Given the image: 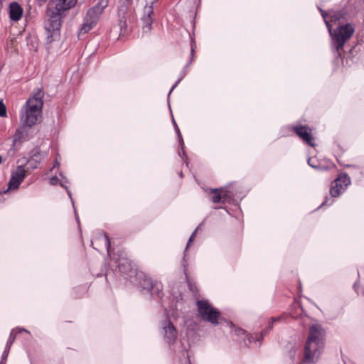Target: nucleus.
I'll return each mask as SVG.
<instances>
[{"mask_svg":"<svg viewBox=\"0 0 364 364\" xmlns=\"http://www.w3.org/2000/svg\"><path fill=\"white\" fill-rule=\"evenodd\" d=\"M77 0H52L49 2L44 23L46 31V41L51 43L60 37L63 13L75 6Z\"/></svg>","mask_w":364,"mask_h":364,"instance_id":"f257e3e1","label":"nucleus"},{"mask_svg":"<svg viewBox=\"0 0 364 364\" xmlns=\"http://www.w3.org/2000/svg\"><path fill=\"white\" fill-rule=\"evenodd\" d=\"M325 333L318 324L309 327V334L304 344L303 363L315 364L319 359L324 348Z\"/></svg>","mask_w":364,"mask_h":364,"instance_id":"f03ea898","label":"nucleus"},{"mask_svg":"<svg viewBox=\"0 0 364 364\" xmlns=\"http://www.w3.org/2000/svg\"><path fill=\"white\" fill-rule=\"evenodd\" d=\"M43 96L44 93L41 89L37 88L34 90L33 95L29 97L21 109L20 119L22 124L31 127L41 122Z\"/></svg>","mask_w":364,"mask_h":364,"instance_id":"7ed1b4c3","label":"nucleus"},{"mask_svg":"<svg viewBox=\"0 0 364 364\" xmlns=\"http://www.w3.org/2000/svg\"><path fill=\"white\" fill-rule=\"evenodd\" d=\"M326 26L331 39V49L335 53L336 57H341V50H343L345 43L352 37L355 32V26L348 23L338 26L333 31L329 21H326Z\"/></svg>","mask_w":364,"mask_h":364,"instance_id":"20e7f679","label":"nucleus"},{"mask_svg":"<svg viewBox=\"0 0 364 364\" xmlns=\"http://www.w3.org/2000/svg\"><path fill=\"white\" fill-rule=\"evenodd\" d=\"M139 286L151 293L153 296L161 299L163 295V286L161 282L153 281L144 272H139L136 274Z\"/></svg>","mask_w":364,"mask_h":364,"instance_id":"39448f33","label":"nucleus"},{"mask_svg":"<svg viewBox=\"0 0 364 364\" xmlns=\"http://www.w3.org/2000/svg\"><path fill=\"white\" fill-rule=\"evenodd\" d=\"M198 311L201 318L213 325H218L220 318V313L213 307L207 300H198L196 302Z\"/></svg>","mask_w":364,"mask_h":364,"instance_id":"423d86ee","label":"nucleus"},{"mask_svg":"<svg viewBox=\"0 0 364 364\" xmlns=\"http://www.w3.org/2000/svg\"><path fill=\"white\" fill-rule=\"evenodd\" d=\"M130 0H122L118 9L119 26L121 32H125L127 27V21L134 19V9L129 6Z\"/></svg>","mask_w":364,"mask_h":364,"instance_id":"0eeeda50","label":"nucleus"},{"mask_svg":"<svg viewBox=\"0 0 364 364\" xmlns=\"http://www.w3.org/2000/svg\"><path fill=\"white\" fill-rule=\"evenodd\" d=\"M26 176V170L23 166H18L12 171L10 180L9 181V189H17Z\"/></svg>","mask_w":364,"mask_h":364,"instance_id":"6e6552de","label":"nucleus"},{"mask_svg":"<svg viewBox=\"0 0 364 364\" xmlns=\"http://www.w3.org/2000/svg\"><path fill=\"white\" fill-rule=\"evenodd\" d=\"M163 334L165 341L169 345L173 343L177 338V330L169 320L162 322Z\"/></svg>","mask_w":364,"mask_h":364,"instance_id":"1a4fd4ad","label":"nucleus"},{"mask_svg":"<svg viewBox=\"0 0 364 364\" xmlns=\"http://www.w3.org/2000/svg\"><path fill=\"white\" fill-rule=\"evenodd\" d=\"M292 130L306 144L311 146H314L315 144L313 142L314 138L311 136V130L307 126H294Z\"/></svg>","mask_w":364,"mask_h":364,"instance_id":"9d476101","label":"nucleus"},{"mask_svg":"<svg viewBox=\"0 0 364 364\" xmlns=\"http://www.w3.org/2000/svg\"><path fill=\"white\" fill-rule=\"evenodd\" d=\"M153 4L149 6H146L144 9V15L141 18L143 22V32H149L152 28L154 7Z\"/></svg>","mask_w":364,"mask_h":364,"instance_id":"9b49d317","label":"nucleus"},{"mask_svg":"<svg viewBox=\"0 0 364 364\" xmlns=\"http://www.w3.org/2000/svg\"><path fill=\"white\" fill-rule=\"evenodd\" d=\"M46 154L41 152L39 149L34 150L33 155L27 161V169L34 170L38 168V166L43 160Z\"/></svg>","mask_w":364,"mask_h":364,"instance_id":"f8f14e48","label":"nucleus"},{"mask_svg":"<svg viewBox=\"0 0 364 364\" xmlns=\"http://www.w3.org/2000/svg\"><path fill=\"white\" fill-rule=\"evenodd\" d=\"M9 14L11 21H18L23 16V9L18 2L13 1L9 4Z\"/></svg>","mask_w":364,"mask_h":364,"instance_id":"ddd939ff","label":"nucleus"},{"mask_svg":"<svg viewBox=\"0 0 364 364\" xmlns=\"http://www.w3.org/2000/svg\"><path fill=\"white\" fill-rule=\"evenodd\" d=\"M210 193H213L211 200L214 203H218L220 202L225 203L228 197V192L223 189L213 188L211 189Z\"/></svg>","mask_w":364,"mask_h":364,"instance_id":"4468645a","label":"nucleus"},{"mask_svg":"<svg viewBox=\"0 0 364 364\" xmlns=\"http://www.w3.org/2000/svg\"><path fill=\"white\" fill-rule=\"evenodd\" d=\"M106 5L103 7H100L99 5H96L95 6L90 9L87 11V15L85 18L92 21L95 24L97 23L100 14H101V13L102 12L103 8Z\"/></svg>","mask_w":364,"mask_h":364,"instance_id":"2eb2a0df","label":"nucleus"},{"mask_svg":"<svg viewBox=\"0 0 364 364\" xmlns=\"http://www.w3.org/2000/svg\"><path fill=\"white\" fill-rule=\"evenodd\" d=\"M282 319V317L281 316H278V317H272L270 318V321L269 322V324H268V326L267 327V328H265L264 330H263L261 333H260V335L258 337H252L251 336V338H249V340L250 341H253L255 342L256 341H260L263 339V337L264 336H266L269 332V331L272 330V328H273V324L275 323V322H279Z\"/></svg>","mask_w":364,"mask_h":364,"instance_id":"dca6fc26","label":"nucleus"},{"mask_svg":"<svg viewBox=\"0 0 364 364\" xmlns=\"http://www.w3.org/2000/svg\"><path fill=\"white\" fill-rule=\"evenodd\" d=\"M196 44L195 43H191V59L190 60L186 63L185 68L183 69V70L181 72L180 77L178 79V80L175 82V84L172 86L171 90L169 91L168 95L171 93V92L177 87V85L179 84V82L182 80V79L186 75L187 68L190 65L191 63L193 58V53L195 50Z\"/></svg>","mask_w":364,"mask_h":364,"instance_id":"f3484780","label":"nucleus"},{"mask_svg":"<svg viewBox=\"0 0 364 364\" xmlns=\"http://www.w3.org/2000/svg\"><path fill=\"white\" fill-rule=\"evenodd\" d=\"M26 125L23 124V125L19 129H16L13 136V141L14 144L21 142L22 140L27 137L28 131L26 130Z\"/></svg>","mask_w":364,"mask_h":364,"instance_id":"a211bd4d","label":"nucleus"},{"mask_svg":"<svg viewBox=\"0 0 364 364\" xmlns=\"http://www.w3.org/2000/svg\"><path fill=\"white\" fill-rule=\"evenodd\" d=\"M336 184H338L340 187L346 188L350 184V178L347 173L341 174L336 179L334 180Z\"/></svg>","mask_w":364,"mask_h":364,"instance_id":"6ab92c4d","label":"nucleus"},{"mask_svg":"<svg viewBox=\"0 0 364 364\" xmlns=\"http://www.w3.org/2000/svg\"><path fill=\"white\" fill-rule=\"evenodd\" d=\"M117 267L122 274H128L132 269V264L126 259L119 260Z\"/></svg>","mask_w":364,"mask_h":364,"instance_id":"aec40b11","label":"nucleus"},{"mask_svg":"<svg viewBox=\"0 0 364 364\" xmlns=\"http://www.w3.org/2000/svg\"><path fill=\"white\" fill-rule=\"evenodd\" d=\"M346 189L343 187H340L338 184H336L333 181L331 183V186L329 191L330 195L333 198L339 196Z\"/></svg>","mask_w":364,"mask_h":364,"instance_id":"412c9836","label":"nucleus"},{"mask_svg":"<svg viewBox=\"0 0 364 364\" xmlns=\"http://www.w3.org/2000/svg\"><path fill=\"white\" fill-rule=\"evenodd\" d=\"M18 331V333H21V332H26V333H29L26 329L25 328H16V329H13L9 335V339L7 341V343L6 344V347L7 348H10L11 349V346L13 345L15 339H16V334H15V331Z\"/></svg>","mask_w":364,"mask_h":364,"instance_id":"4be33fe9","label":"nucleus"},{"mask_svg":"<svg viewBox=\"0 0 364 364\" xmlns=\"http://www.w3.org/2000/svg\"><path fill=\"white\" fill-rule=\"evenodd\" d=\"M95 25V24L94 23H92V21H88L85 18V21L80 28L79 33L85 34V33H87L89 31H90L92 28V27Z\"/></svg>","mask_w":364,"mask_h":364,"instance_id":"5701e85b","label":"nucleus"},{"mask_svg":"<svg viewBox=\"0 0 364 364\" xmlns=\"http://www.w3.org/2000/svg\"><path fill=\"white\" fill-rule=\"evenodd\" d=\"M173 124H174L175 130H176V132L177 133V135H178L179 144L181 146V149L183 150V155H185V152H184V150H183L184 142H183V137H182L181 133V132L179 130V128H178V125L176 123L174 119H173Z\"/></svg>","mask_w":364,"mask_h":364,"instance_id":"b1692460","label":"nucleus"},{"mask_svg":"<svg viewBox=\"0 0 364 364\" xmlns=\"http://www.w3.org/2000/svg\"><path fill=\"white\" fill-rule=\"evenodd\" d=\"M101 237H102V239L104 240L105 245L106 247L108 255H110L111 241H110L109 237L104 232H102Z\"/></svg>","mask_w":364,"mask_h":364,"instance_id":"393cba45","label":"nucleus"},{"mask_svg":"<svg viewBox=\"0 0 364 364\" xmlns=\"http://www.w3.org/2000/svg\"><path fill=\"white\" fill-rule=\"evenodd\" d=\"M343 17V15L340 11H335L330 16V21L336 23L337 21H339L341 18Z\"/></svg>","mask_w":364,"mask_h":364,"instance_id":"a878e982","label":"nucleus"},{"mask_svg":"<svg viewBox=\"0 0 364 364\" xmlns=\"http://www.w3.org/2000/svg\"><path fill=\"white\" fill-rule=\"evenodd\" d=\"M307 161L308 164L315 169H324L323 167L318 165V161L316 159L309 158Z\"/></svg>","mask_w":364,"mask_h":364,"instance_id":"bb28decb","label":"nucleus"},{"mask_svg":"<svg viewBox=\"0 0 364 364\" xmlns=\"http://www.w3.org/2000/svg\"><path fill=\"white\" fill-rule=\"evenodd\" d=\"M203 225V223H200L198 227L195 230V231L192 233V235H191L188 241V243H187V247H186V250L188 249V246L191 245V243L193 241L195 237H196V232L199 230V229L200 228L201 225Z\"/></svg>","mask_w":364,"mask_h":364,"instance_id":"cd10ccee","label":"nucleus"},{"mask_svg":"<svg viewBox=\"0 0 364 364\" xmlns=\"http://www.w3.org/2000/svg\"><path fill=\"white\" fill-rule=\"evenodd\" d=\"M9 351H10V348H7L6 347H5V349L2 353L1 360L0 362V364H6Z\"/></svg>","mask_w":364,"mask_h":364,"instance_id":"c85d7f7f","label":"nucleus"},{"mask_svg":"<svg viewBox=\"0 0 364 364\" xmlns=\"http://www.w3.org/2000/svg\"><path fill=\"white\" fill-rule=\"evenodd\" d=\"M6 116V108L2 101L0 100V117Z\"/></svg>","mask_w":364,"mask_h":364,"instance_id":"c756f323","label":"nucleus"},{"mask_svg":"<svg viewBox=\"0 0 364 364\" xmlns=\"http://www.w3.org/2000/svg\"><path fill=\"white\" fill-rule=\"evenodd\" d=\"M230 324V327H233L234 328V331H235V333L236 335H241V334H244L245 333V331L240 328H235L233 326V324L230 322L229 323Z\"/></svg>","mask_w":364,"mask_h":364,"instance_id":"7c9ffc66","label":"nucleus"},{"mask_svg":"<svg viewBox=\"0 0 364 364\" xmlns=\"http://www.w3.org/2000/svg\"><path fill=\"white\" fill-rule=\"evenodd\" d=\"M319 11H320V12H321V16H322L323 18L324 19V22L326 23V21H328V20L326 19L327 13H326L324 10H323V9H320V8H319Z\"/></svg>","mask_w":364,"mask_h":364,"instance_id":"2f4dec72","label":"nucleus"},{"mask_svg":"<svg viewBox=\"0 0 364 364\" xmlns=\"http://www.w3.org/2000/svg\"><path fill=\"white\" fill-rule=\"evenodd\" d=\"M58 178L57 177H52L50 178V183L51 184H55V183L58 181Z\"/></svg>","mask_w":364,"mask_h":364,"instance_id":"473e14b6","label":"nucleus"},{"mask_svg":"<svg viewBox=\"0 0 364 364\" xmlns=\"http://www.w3.org/2000/svg\"><path fill=\"white\" fill-rule=\"evenodd\" d=\"M328 200H329V199L328 198H326V200L321 205V207L323 205H328Z\"/></svg>","mask_w":364,"mask_h":364,"instance_id":"72a5a7b5","label":"nucleus"},{"mask_svg":"<svg viewBox=\"0 0 364 364\" xmlns=\"http://www.w3.org/2000/svg\"><path fill=\"white\" fill-rule=\"evenodd\" d=\"M186 359H187V362L188 363V364H191L188 354L186 355Z\"/></svg>","mask_w":364,"mask_h":364,"instance_id":"f704fd0d","label":"nucleus"},{"mask_svg":"<svg viewBox=\"0 0 364 364\" xmlns=\"http://www.w3.org/2000/svg\"><path fill=\"white\" fill-rule=\"evenodd\" d=\"M67 191H68V195H69V196H70H70H71V193H70V191H68V190L67 189Z\"/></svg>","mask_w":364,"mask_h":364,"instance_id":"c9c22d12","label":"nucleus"},{"mask_svg":"<svg viewBox=\"0 0 364 364\" xmlns=\"http://www.w3.org/2000/svg\"><path fill=\"white\" fill-rule=\"evenodd\" d=\"M1 161H2V157H1V156H0V164L1 163Z\"/></svg>","mask_w":364,"mask_h":364,"instance_id":"e433bc0d","label":"nucleus"},{"mask_svg":"<svg viewBox=\"0 0 364 364\" xmlns=\"http://www.w3.org/2000/svg\"><path fill=\"white\" fill-rule=\"evenodd\" d=\"M42 1H46V0H41Z\"/></svg>","mask_w":364,"mask_h":364,"instance_id":"4c0bfd02","label":"nucleus"},{"mask_svg":"<svg viewBox=\"0 0 364 364\" xmlns=\"http://www.w3.org/2000/svg\"><path fill=\"white\" fill-rule=\"evenodd\" d=\"M158 0H155V1H157Z\"/></svg>","mask_w":364,"mask_h":364,"instance_id":"58836bf2","label":"nucleus"}]
</instances>
